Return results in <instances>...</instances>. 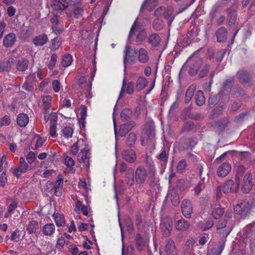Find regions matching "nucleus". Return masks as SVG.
I'll return each mask as SVG.
<instances>
[{"label":"nucleus","mask_w":255,"mask_h":255,"mask_svg":"<svg viewBox=\"0 0 255 255\" xmlns=\"http://www.w3.org/2000/svg\"><path fill=\"white\" fill-rule=\"evenodd\" d=\"M231 170V166L228 163H223L218 168L217 174L218 176L224 177L227 176Z\"/></svg>","instance_id":"obj_11"},{"label":"nucleus","mask_w":255,"mask_h":255,"mask_svg":"<svg viewBox=\"0 0 255 255\" xmlns=\"http://www.w3.org/2000/svg\"><path fill=\"white\" fill-rule=\"evenodd\" d=\"M137 55V51L134 49H130L129 46L127 45L125 47L124 63L125 65L127 63L132 62L135 57Z\"/></svg>","instance_id":"obj_6"},{"label":"nucleus","mask_w":255,"mask_h":255,"mask_svg":"<svg viewBox=\"0 0 255 255\" xmlns=\"http://www.w3.org/2000/svg\"><path fill=\"white\" fill-rule=\"evenodd\" d=\"M196 103L198 106H201L203 105L205 102V98L202 91H198L195 95Z\"/></svg>","instance_id":"obj_35"},{"label":"nucleus","mask_w":255,"mask_h":255,"mask_svg":"<svg viewBox=\"0 0 255 255\" xmlns=\"http://www.w3.org/2000/svg\"><path fill=\"white\" fill-rule=\"evenodd\" d=\"M148 81L146 78L143 76H139L136 80V89L139 91L143 89L147 85Z\"/></svg>","instance_id":"obj_27"},{"label":"nucleus","mask_w":255,"mask_h":255,"mask_svg":"<svg viewBox=\"0 0 255 255\" xmlns=\"http://www.w3.org/2000/svg\"><path fill=\"white\" fill-rule=\"evenodd\" d=\"M55 230V227L54 225L52 223H49L46 224L43 227L42 232L46 236H51L54 233Z\"/></svg>","instance_id":"obj_30"},{"label":"nucleus","mask_w":255,"mask_h":255,"mask_svg":"<svg viewBox=\"0 0 255 255\" xmlns=\"http://www.w3.org/2000/svg\"><path fill=\"white\" fill-rule=\"evenodd\" d=\"M73 61V58L71 55L66 54L64 55L61 64L63 67H68L70 66Z\"/></svg>","instance_id":"obj_38"},{"label":"nucleus","mask_w":255,"mask_h":255,"mask_svg":"<svg viewBox=\"0 0 255 255\" xmlns=\"http://www.w3.org/2000/svg\"><path fill=\"white\" fill-rule=\"evenodd\" d=\"M181 210L183 216L186 218H190L193 212L191 203L188 200H184L181 204Z\"/></svg>","instance_id":"obj_7"},{"label":"nucleus","mask_w":255,"mask_h":255,"mask_svg":"<svg viewBox=\"0 0 255 255\" xmlns=\"http://www.w3.org/2000/svg\"><path fill=\"white\" fill-rule=\"evenodd\" d=\"M57 55L55 54H52L49 63L48 64V68L50 69H53L55 67L56 62L57 61Z\"/></svg>","instance_id":"obj_53"},{"label":"nucleus","mask_w":255,"mask_h":255,"mask_svg":"<svg viewBox=\"0 0 255 255\" xmlns=\"http://www.w3.org/2000/svg\"><path fill=\"white\" fill-rule=\"evenodd\" d=\"M36 137L37 140L35 144V148L41 147L46 140L45 137H41L39 136H37Z\"/></svg>","instance_id":"obj_61"},{"label":"nucleus","mask_w":255,"mask_h":255,"mask_svg":"<svg viewBox=\"0 0 255 255\" xmlns=\"http://www.w3.org/2000/svg\"><path fill=\"white\" fill-rule=\"evenodd\" d=\"M28 123V117L25 114H20L17 118V123L21 127H25Z\"/></svg>","instance_id":"obj_28"},{"label":"nucleus","mask_w":255,"mask_h":255,"mask_svg":"<svg viewBox=\"0 0 255 255\" xmlns=\"http://www.w3.org/2000/svg\"><path fill=\"white\" fill-rule=\"evenodd\" d=\"M52 86L55 92L58 93L61 88V85L57 80H55L52 82Z\"/></svg>","instance_id":"obj_54"},{"label":"nucleus","mask_w":255,"mask_h":255,"mask_svg":"<svg viewBox=\"0 0 255 255\" xmlns=\"http://www.w3.org/2000/svg\"><path fill=\"white\" fill-rule=\"evenodd\" d=\"M87 108L84 106H81L80 108V118L79 120V122L82 125L83 127H84L85 120L87 117Z\"/></svg>","instance_id":"obj_39"},{"label":"nucleus","mask_w":255,"mask_h":255,"mask_svg":"<svg viewBox=\"0 0 255 255\" xmlns=\"http://www.w3.org/2000/svg\"><path fill=\"white\" fill-rule=\"evenodd\" d=\"M235 183L233 180H229L227 181L223 186V191L225 193H236L239 189V187L240 183V178L238 175L235 177Z\"/></svg>","instance_id":"obj_3"},{"label":"nucleus","mask_w":255,"mask_h":255,"mask_svg":"<svg viewBox=\"0 0 255 255\" xmlns=\"http://www.w3.org/2000/svg\"><path fill=\"white\" fill-rule=\"evenodd\" d=\"M195 240L193 238L189 239L185 243L183 247V251L185 255L192 253L194 247L196 246Z\"/></svg>","instance_id":"obj_13"},{"label":"nucleus","mask_w":255,"mask_h":255,"mask_svg":"<svg viewBox=\"0 0 255 255\" xmlns=\"http://www.w3.org/2000/svg\"><path fill=\"white\" fill-rule=\"evenodd\" d=\"M227 220H221L219 221L217 226L218 232L225 236H227L232 230L231 227L229 226H227Z\"/></svg>","instance_id":"obj_8"},{"label":"nucleus","mask_w":255,"mask_h":255,"mask_svg":"<svg viewBox=\"0 0 255 255\" xmlns=\"http://www.w3.org/2000/svg\"><path fill=\"white\" fill-rule=\"evenodd\" d=\"M186 166V161L185 160L180 161L177 166V170L178 172H182Z\"/></svg>","instance_id":"obj_55"},{"label":"nucleus","mask_w":255,"mask_h":255,"mask_svg":"<svg viewBox=\"0 0 255 255\" xmlns=\"http://www.w3.org/2000/svg\"><path fill=\"white\" fill-rule=\"evenodd\" d=\"M148 240V237H146V239H144L142 238L139 234H138L135 239L137 249L139 251L144 250L147 245Z\"/></svg>","instance_id":"obj_14"},{"label":"nucleus","mask_w":255,"mask_h":255,"mask_svg":"<svg viewBox=\"0 0 255 255\" xmlns=\"http://www.w3.org/2000/svg\"><path fill=\"white\" fill-rule=\"evenodd\" d=\"M21 232L18 230H15L12 233L11 236V240L13 241L18 242L22 238V236L21 235Z\"/></svg>","instance_id":"obj_47"},{"label":"nucleus","mask_w":255,"mask_h":255,"mask_svg":"<svg viewBox=\"0 0 255 255\" xmlns=\"http://www.w3.org/2000/svg\"><path fill=\"white\" fill-rule=\"evenodd\" d=\"M161 41V38L158 34L153 33L148 37V42L154 47L159 45Z\"/></svg>","instance_id":"obj_29"},{"label":"nucleus","mask_w":255,"mask_h":255,"mask_svg":"<svg viewBox=\"0 0 255 255\" xmlns=\"http://www.w3.org/2000/svg\"><path fill=\"white\" fill-rule=\"evenodd\" d=\"M252 188V183H243V186L242 187L243 191L245 193H248Z\"/></svg>","instance_id":"obj_58"},{"label":"nucleus","mask_w":255,"mask_h":255,"mask_svg":"<svg viewBox=\"0 0 255 255\" xmlns=\"http://www.w3.org/2000/svg\"><path fill=\"white\" fill-rule=\"evenodd\" d=\"M85 141L83 139H80L78 140L76 143H75L71 147L70 152L73 155H75L78 151V149L79 147H81V149L84 146H85L86 145Z\"/></svg>","instance_id":"obj_23"},{"label":"nucleus","mask_w":255,"mask_h":255,"mask_svg":"<svg viewBox=\"0 0 255 255\" xmlns=\"http://www.w3.org/2000/svg\"><path fill=\"white\" fill-rule=\"evenodd\" d=\"M51 97L50 96H44L42 102L45 108L49 109L50 107Z\"/></svg>","instance_id":"obj_52"},{"label":"nucleus","mask_w":255,"mask_h":255,"mask_svg":"<svg viewBox=\"0 0 255 255\" xmlns=\"http://www.w3.org/2000/svg\"><path fill=\"white\" fill-rule=\"evenodd\" d=\"M68 6V2L66 0H54L52 6L56 10H64Z\"/></svg>","instance_id":"obj_20"},{"label":"nucleus","mask_w":255,"mask_h":255,"mask_svg":"<svg viewBox=\"0 0 255 255\" xmlns=\"http://www.w3.org/2000/svg\"><path fill=\"white\" fill-rule=\"evenodd\" d=\"M224 213L223 209L221 207L219 204L216 205L213 209L212 215L215 219L219 218Z\"/></svg>","instance_id":"obj_34"},{"label":"nucleus","mask_w":255,"mask_h":255,"mask_svg":"<svg viewBox=\"0 0 255 255\" xmlns=\"http://www.w3.org/2000/svg\"><path fill=\"white\" fill-rule=\"evenodd\" d=\"M19 167L22 170H23V172H26L28 169V165L23 157H21L19 159Z\"/></svg>","instance_id":"obj_50"},{"label":"nucleus","mask_w":255,"mask_h":255,"mask_svg":"<svg viewBox=\"0 0 255 255\" xmlns=\"http://www.w3.org/2000/svg\"><path fill=\"white\" fill-rule=\"evenodd\" d=\"M134 89V85L133 82H130L126 83L124 79L123 82L122 88L120 93L119 97H121L124 92L128 94H131L133 93Z\"/></svg>","instance_id":"obj_12"},{"label":"nucleus","mask_w":255,"mask_h":255,"mask_svg":"<svg viewBox=\"0 0 255 255\" xmlns=\"http://www.w3.org/2000/svg\"><path fill=\"white\" fill-rule=\"evenodd\" d=\"M10 123L9 117L5 116L3 118L0 119V127L3 126L8 125Z\"/></svg>","instance_id":"obj_60"},{"label":"nucleus","mask_w":255,"mask_h":255,"mask_svg":"<svg viewBox=\"0 0 255 255\" xmlns=\"http://www.w3.org/2000/svg\"><path fill=\"white\" fill-rule=\"evenodd\" d=\"M56 125H50L49 134L52 137L55 138L57 135V134L56 133Z\"/></svg>","instance_id":"obj_63"},{"label":"nucleus","mask_w":255,"mask_h":255,"mask_svg":"<svg viewBox=\"0 0 255 255\" xmlns=\"http://www.w3.org/2000/svg\"><path fill=\"white\" fill-rule=\"evenodd\" d=\"M6 156L3 155L0 158V172L2 173H5L4 171L7 167V164L6 162Z\"/></svg>","instance_id":"obj_43"},{"label":"nucleus","mask_w":255,"mask_h":255,"mask_svg":"<svg viewBox=\"0 0 255 255\" xmlns=\"http://www.w3.org/2000/svg\"><path fill=\"white\" fill-rule=\"evenodd\" d=\"M63 180L62 177L59 175L58 179L54 185L55 194L57 196H60L62 194V189Z\"/></svg>","instance_id":"obj_22"},{"label":"nucleus","mask_w":255,"mask_h":255,"mask_svg":"<svg viewBox=\"0 0 255 255\" xmlns=\"http://www.w3.org/2000/svg\"><path fill=\"white\" fill-rule=\"evenodd\" d=\"M122 155L126 161L130 163L134 162L136 159L135 152L132 149L124 151Z\"/></svg>","instance_id":"obj_16"},{"label":"nucleus","mask_w":255,"mask_h":255,"mask_svg":"<svg viewBox=\"0 0 255 255\" xmlns=\"http://www.w3.org/2000/svg\"><path fill=\"white\" fill-rule=\"evenodd\" d=\"M135 125L134 122H130L127 124L121 125L119 130V134L123 136L130 130Z\"/></svg>","instance_id":"obj_15"},{"label":"nucleus","mask_w":255,"mask_h":255,"mask_svg":"<svg viewBox=\"0 0 255 255\" xmlns=\"http://www.w3.org/2000/svg\"><path fill=\"white\" fill-rule=\"evenodd\" d=\"M61 45L59 39L57 38H54L51 41V49L53 50L57 49Z\"/></svg>","instance_id":"obj_51"},{"label":"nucleus","mask_w":255,"mask_h":255,"mask_svg":"<svg viewBox=\"0 0 255 255\" xmlns=\"http://www.w3.org/2000/svg\"><path fill=\"white\" fill-rule=\"evenodd\" d=\"M75 211L78 213L81 212L85 216L88 215V207L83 205L80 201H78L76 202Z\"/></svg>","instance_id":"obj_26"},{"label":"nucleus","mask_w":255,"mask_h":255,"mask_svg":"<svg viewBox=\"0 0 255 255\" xmlns=\"http://www.w3.org/2000/svg\"><path fill=\"white\" fill-rule=\"evenodd\" d=\"M39 228V224L35 221H30L26 226V230L29 234L35 233Z\"/></svg>","instance_id":"obj_32"},{"label":"nucleus","mask_w":255,"mask_h":255,"mask_svg":"<svg viewBox=\"0 0 255 255\" xmlns=\"http://www.w3.org/2000/svg\"><path fill=\"white\" fill-rule=\"evenodd\" d=\"M205 188L204 181L203 180H201L198 183V184L195 186L194 188V191L195 193L197 195H199L201 191Z\"/></svg>","instance_id":"obj_45"},{"label":"nucleus","mask_w":255,"mask_h":255,"mask_svg":"<svg viewBox=\"0 0 255 255\" xmlns=\"http://www.w3.org/2000/svg\"><path fill=\"white\" fill-rule=\"evenodd\" d=\"M44 119L46 121L49 120L50 125H57V116L56 113L52 112L49 115L47 112L44 113Z\"/></svg>","instance_id":"obj_33"},{"label":"nucleus","mask_w":255,"mask_h":255,"mask_svg":"<svg viewBox=\"0 0 255 255\" xmlns=\"http://www.w3.org/2000/svg\"><path fill=\"white\" fill-rule=\"evenodd\" d=\"M217 41L219 42L224 41L227 37V31L225 27H221L216 31Z\"/></svg>","instance_id":"obj_21"},{"label":"nucleus","mask_w":255,"mask_h":255,"mask_svg":"<svg viewBox=\"0 0 255 255\" xmlns=\"http://www.w3.org/2000/svg\"><path fill=\"white\" fill-rule=\"evenodd\" d=\"M138 60L142 63H146L149 60L147 51L144 48H140L137 52Z\"/></svg>","instance_id":"obj_19"},{"label":"nucleus","mask_w":255,"mask_h":255,"mask_svg":"<svg viewBox=\"0 0 255 255\" xmlns=\"http://www.w3.org/2000/svg\"><path fill=\"white\" fill-rule=\"evenodd\" d=\"M201 63L202 61L201 60H198L194 65L193 67L190 69L189 71V74L191 75H195L197 73V71H198L199 67L201 65Z\"/></svg>","instance_id":"obj_44"},{"label":"nucleus","mask_w":255,"mask_h":255,"mask_svg":"<svg viewBox=\"0 0 255 255\" xmlns=\"http://www.w3.org/2000/svg\"><path fill=\"white\" fill-rule=\"evenodd\" d=\"M164 250L167 255H178L177 249L173 240H169L166 242Z\"/></svg>","instance_id":"obj_10"},{"label":"nucleus","mask_w":255,"mask_h":255,"mask_svg":"<svg viewBox=\"0 0 255 255\" xmlns=\"http://www.w3.org/2000/svg\"><path fill=\"white\" fill-rule=\"evenodd\" d=\"M189 222L184 219H181L177 221L175 227L177 230L181 231H187L190 227Z\"/></svg>","instance_id":"obj_18"},{"label":"nucleus","mask_w":255,"mask_h":255,"mask_svg":"<svg viewBox=\"0 0 255 255\" xmlns=\"http://www.w3.org/2000/svg\"><path fill=\"white\" fill-rule=\"evenodd\" d=\"M28 65V60L22 58L18 60L16 68L19 71H24L27 68Z\"/></svg>","instance_id":"obj_36"},{"label":"nucleus","mask_w":255,"mask_h":255,"mask_svg":"<svg viewBox=\"0 0 255 255\" xmlns=\"http://www.w3.org/2000/svg\"><path fill=\"white\" fill-rule=\"evenodd\" d=\"M64 163L65 165L68 167H72L74 165V161L73 159L68 156H66L64 159Z\"/></svg>","instance_id":"obj_62"},{"label":"nucleus","mask_w":255,"mask_h":255,"mask_svg":"<svg viewBox=\"0 0 255 255\" xmlns=\"http://www.w3.org/2000/svg\"><path fill=\"white\" fill-rule=\"evenodd\" d=\"M53 219L57 226H64L65 224L64 217L62 214L55 213L53 215Z\"/></svg>","instance_id":"obj_31"},{"label":"nucleus","mask_w":255,"mask_h":255,"mask_svg":"<svg viewBox=\"0 0 255 255\" xmlns=\"http://www.w3.org/2000/svg\"><path fill=\"white\" fill-rule=\"evenodd\" d=\"M26 159L27 162L31 164L33 163L35 159V155L33 152L30 151L26 155Z\"/></svg>","instance_id":"obj_59"},{"label":"nucleus","mask_w":255,"mask_h":255,"mask_svg":"<svg viewBox=\"0 0 255 255\" xmlns=\"http://www.w3.org/2000/svg\"><path fill=\"white\" fill-rule=\"evenodd\" d=\"M7 182V176L5 173H2L0 177V186L3 187Z\"/></svg>","instance_id":"obj_64"},{"label":"nucleus","mask_w":255,"mask_h":255,"mask_svg":"<svg viewBox=\"0 0 255 255\" xmlns=\"http://www.w3.org/2000/svg\"><path fill=\"white\" fill-rule=\"evenodd\" d=\"M90 151L87 145L81 149V151L78 155V160L79 162L83 163L88 166L89 164Z\"/></svg>","instance_id":"obj_5"},{"label":"nucleus","mask_w":255,"mask_h":255,"mask_svg":"<svg viewBox=\"0 0 255 255\" xmlns=\"http://www.w3.org/2000/svg\"><path fill=\"white\" fill-rule=\"evenodd\" d=\"M16 41V37L14 34L10 33L6 35L3 40V45L5 47H11Z\"/></svg>","instance_id":"obj_17"},{"label":"nucleus","mask_w":255,"mask_h":255,"mask_svg":"<svg viewBox=\"0 0 255 255\" xmlns=\"http://www.w3.org/2000/svg\"><path fill=\"white\" fill-rule=\"evenodd\" d=\"M253 207V202L252 200L244 199L239 201L234 208V211L236 214L246 215L251 211Z\"/></svg>","instance_id":"obj_2"},{"label":"nucleus","mask_w":255,"mask_h":255,"mask_svg":"<svg viewBox=\"0 0 255 255\" xmlns=\"http://www.w3.org/2000/svg\"><path fill=\"white\" fill-rule=\"evenodd\" d=\"M160 226L164 232V234L168 236L172 229V221L171 218H166L162 219L160 224Z\"/></svg>","instance_id":"obj_9"},{"label":"nucleus","mask_w":255,"mask_h":255,"mask_svg":"<svg viewBox=\"0 0 255 255\" xmlns=\"http://www.w3.org/2000/svg\"><path fill=\"white\" fill-rule=\"evenodd\" d=\"M146 164H148V166L149 168V173L153 176H154L156 173V171L154 167V165L153 161L151 159H148L147 158L146 159Z\"/></svg>","instance_id":"obj_48"},{"label":"nucleus","mask_w":255,"mask_h":255,"mask_svg":"<svg viewBox=\"0 0 255 255\" xmlns=\"http://www.w3.org/2000/svg\"><path fill=\"white\" fill-rule=\"evenodd\" d=\"M73 131V129L71 127H64L61 129L60 134L62 137L69 139L72 136Z\"/></svg>","instance_id":"obj_24"},{"label":"nucleus","mask_w":255,"mask_h":255,"mask_svg":"<svg viewBox=\"0 0 255 255\" xmlns=\"http://www.w3.org/2000/svg\"><path fill=\"white\" fill-rule=\"evenodd\" d=\"M145 134L147 135L148 137H152L154 135V127L152 125H151L150 126V128H149V130H147V129H144L143 130V133L142 134V137L143 136V134ZM141 144L142 145L144 144V140L141 138Z\"/></svg>","instance_id":"obj_46"},{"label":"nucleus","mask_w":255,"mask_h":255,"mask_svg":"<svg viewBox=\"0 0 255 255\" xmlns=\"http://www.w3.org/2000/svg\"><path fill=\"white\" fill-rule=\"evenodd\" d=\"M48 37L45 34H42L36 36L33 40V43L36 46H41L46 43Z\"/></svg>","instance_id":"obj_25"},{"label":"nucleus","mask_w":255,"mask_h":255,"mask_svg":"<svg viewBox=\"0 0 255 255\" xmlns=\"http://www.w3.org/2000/svg\"><path fill=\"white\" fill-rule=\"evenodd\" d=\"M210 66L209 64H205L201 69L200 71L199 76L200 78H203L207 74L209 69Z\"/></svg>","instance_id":"obj_49"},{"label":"nucleus","mask_w":255,"mask_h":255,"mask_svg":"<svg viewBox=\"0 0 255 255\" xmlns=\"http://www.w3.org/2000/svg\"><path fill=\"white\" fill-rule=\"evenodd\" d=\"M136 35V42H141L146 37L147 33L143 25L135 20L132 25L128 37V40H130V37L133 35Z\"/></svg>","instance_id":"obj_1"},{"label":"nucleus","mask_w":255,"mask_h":255,"mask_svg":"<svg viewBox=\"0 0 255 255\" xmlns=\"http://www.w3.org/2000/svg\"><path fill=\"white\" fill-rule=\"evenodd\" d=\"M163 22L162 20L159 17H157L154 20L152 23V27L155 30H160L162 29Z\"/></svg>","instance_id":"obj_42"},{"label":"nucleus","mask_w":255,"mask_h":255,"mask_svg":"<svg viewBox=\"0 0 255 255\" xmlns=\"http://www.w3.org/2000/svg\"><path fill=\"white\" fill-rule=\"evenodd\" d=\"M196 88V85H192L187 89L185 95V102H189L192 99L194 91Z\"/></svg>","instance_id":"obj_37"},{"label":"nucleus","mask_w":255,"mask_h":255,"mask_svg":"<svg viewBox=\"0 0 255 255\" xmlns=\"http://www.w3.org/2000/svg\"><path fill=\"white\" fill-rule=\"evenodd\" d=\"M147 171L143 166H139L136 169L134 178L137 184H143L147 180Z\"/></svg>","instance_id":"obj_4"},{"label":"nucleus","mask_w":255,"mask_h":255,"mask_svg":"<svg viewBox=\"0 0 255 255\" xmlns=\"http://www.w3.org/2000/svg\"><path fill=\"white\" fill-rule=\"evenodd\" d=\"M238 78L242 82H246L249 79V73L244 70H240L237 73Z\"/></svg>","instance_id":"obj_41"},{"label":"nucleus","mask_w":255,"mask_h":255,"mask_svg":"<svg viewBox=\"0 0 255 255\" xmlns=\"http://www.w3.org/2000/svg\"><path fill=\"white\" fill-rule=\"evenodd\" d=\"M137 136L134 132H130L127 138V144L129 146H132L135 143L136 140Z\"/></svg>","instance_id":"obj_40"},{"label":"nucleus","mask_w":255,"mask_h":255,"mask_svg":"<svg viewBox=\"0 0 255 255\" xmlns=\"http://www.w3.org/2000/svg\"><path fill=\"white\" fill-rule=\"evenodd\" d=\"M89 185L87 184L85 179L82 178L80 179V182L79 183V186L80 188H82L86 191H88L89 190H90V188L88 187Z\"/></svg>","instance_id":"obj_56"},{"label":"nucleus","mask_w":255,"mask_h":255,"mask_svg":"<svg viewBox=\"0 0 255 255\" xmlns=\"http://www.w3.org/2000/svg\"><path fill=\"white\" fill-rule=\"evenodd\" d=\"M213 224L214 223L212 220H209L207 221L206 223L202 224L201 225V228L203 231L208 230L213 226Z\"/></svg>","instance_id":"obj_57"}]
</instances>
